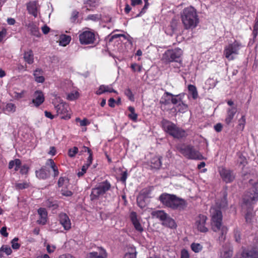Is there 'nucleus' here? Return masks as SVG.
<instances>
[{
    "instance_id": "43",
    "label": "nucleus",
    "mask_w": 258,
    "mask_h": 258,
    "mask_svg": "<svg viewBox=\"0 0 258 258\" xmlns=\"http://www.w3.org/2000/svg\"><path fill=\"white\" fill-rule=\"evenodd\" d=\"M171 102L173 104H180V102H182L180 97L179 96V95H176L174 97H172V99L171 100Z\"/></svg>"
},
{
    "instance_id": "51",
    "label": "nucleus",
    "mask_w": 258,
    "mask_h": 258,
    "mask_svg": "<svg viewBox=\"0 0 258 258\" xmlns=\"http://www.w3.org/2000/svg\"><path fill=\"white\" fill-rule=\"evenodd\" d=\"M0 233L4 237H8V233L7 232V227L6 226L3 227L0 230Z\"/></svg>"
},
{
    "instance_id": "40",
    "label": "nucleus",
    "mask_w": 258,
    "mask_h": 258,
    "mask_svg": "<svg viewBox=\"0 0 258 258\" xmlns=\"http://www.w3.org/2000/svg\"><path fill=\"white\" fill-rule=\"evenodd\" d=\"M78 148L76 147H74L73 148L70 149L69 150V152H68L69 156L71 157H73L76 155V154L78 153Z\"/></svg>"
},
{
    "instance_id": "3",
    "label": "nucleus",
    "mask_w": 258,
    "mask_h": 258,
    "mask_svg": "<svg viewBox=\"0 0 258 258\" xmlns=\"http://www.w3.org/2000/svg\"><path fill=\"white\" fill-rule=\"evenodd\" d=\"M161 124L165 132L175 138L180 139L185 136V132L183 130L167 119H163Z\"/></svg>"
},
{
    "instance_id": "8",
    "label": "nucleus",
    "mask_w": 258,
    "mask_h": 258,
    "mask_svg": "<svg viewBox=\"0 0 258 258\" xmlns=\"http://www.w3.org/2000/svg\"><path fill=\"white\" fill-rule=\"evenodd\" d=\"M258 200V183L254 184L248 189L245 197L243 198V202L246 205L251 203L253 201Z\"/></svg>"
},
{
    "instance_id": "32",
    "label": "nucleus",
    "mask_w": 258,
    "mask_h": 258,
    "mask_svg": "<svg viewBox=\"0 0 258 258\" xmlns=\"http://www.w3.org/2000/svg\"><path fill=\"white\" fill-rule=\"evenodd\" d=\"M128 109L131 112V113L128 115V117L133 121H136L137 119L138 115L135 112L134 107L132 106H129Z\"/></svg>"
},
{
    "instance_id": "57",
    "label": "nucleus",
    "mask_w": 258,
    "mask_h": 258,
    "mask_svg": "<svg viewBox=\"0 0 258 258\" xmlns=\"http://www.w3.org/2000/svg\"><path fill=\"white\" fill-rule=\"evenodd\" d=\"M99 90H101V92H99V91H97L96 94L98 95H100L103 93L106 92L105 90V85H101L99 87Z\"/></svg>"
},
{
    "instance_id": "34",
    "label": "nucleus",
    "mask_w": 258,
    "mask_h": 258,
    "mask_svg": "<svg viewBox=\"0 0 258 258\" xmlns=\"http://www.w3.org/2000/svg\"><path fill=\"white\" fill-rule=\"evenodd\" d=\"M19 238L15 237L11 241L12 247L14 249H18L20 248L21 245L17 242Z\"/></svg>"
},
{
    "instance_id": "12",
    "label": "nucleus",
    "mask_w": 258,
    "mask_h": 258,
    "mask_svg": "<svg viewBox=\"0 0 258 258\" xmlns=\"http://www.w3.org/2000/svg\"><path fill=\"white\" fill-rule=\"evenodd\" d=\"M180 153L187 158L194 159V152L192 147L190 145H181L179 148Z\"/></svg>"
},
{
    "instance_id": "59",
    "label": "nucleus",
    "mask_w": 258,
    "mask_h": 258,
    "mask_svg": "<svg viewBox=\"0 0 258 258\" xmlns=\"http://www.w3.org/2000/svg\"><path fill=\"white\" fill-rule=\"evenodd\" d=\"M188 89L190 94V97L194 98V85H189L188 87Z\"/></svg>"
},
{
    "instance_id": "7",
    "label": "nucleus",
    "mask_w": 258,
    "mask_h": 258,
    "mask_svg": "<svg viewBox=\"0 0 258 258\" xmlns=\"http://www.w3.org/2000/svg\"><path fill=\"white\" fill-rule=\"evenodd\" d=\"M110 184L107 181L101 183L97 187L92 189L91 197L92 200L97 199L99 196L102 195L110 188Z\"/></svg>"
},
{
    "instance_id": "53",
    "label": "nucleus",
    "mask_w": 258,
    "mask_h": 258,
    "mask_svg": "<svg viewBox=\"0 0 258 258\" xmlns=\"http://www.w3.org/2000/svg\"><path fill=\"white\" fill-rule=\"evenodd\" d=\"M257 30H258V19L256 20L255 25L254 26V29L253 31V34L254 37H256L257 35Z\"/></svg>"
},
{
    "instance_id": "60",
    "label": "nucleus",
    "mask_w": 258,
    "mask_h": 258,
    "mask_svg": "<svg viewBox=\"0 0 258 258\" xmlns=\"http://www.w3.org/2000/svg\"><path fill=\"white\" fill-rule=\"evenodd\" d=\"M6 30L5 29H3L1 31H0V42L2 41L3 38L6 35Z\"/></svg>"
},
{
    "instance_id": "9",
    "label": "nucleus",
    "mask_w": 258,
    "mask_h": 258,
    "mask_svg": "<svg viewBox=\"0 0 258 258\" xmlns=\"http://www.w3.org/2000/svg\"><path fill=\"white\" fill-rule=\"evenodd\" d=\"M95 39V35L91 31H86L79 35V40L82 44H93Z\"/></svg>"
},
{
    "instance_id": "29",
    "label": "nucleus",
    "mask_w": 258,
    "mask_h": 258,
    "mask_svg": "<svg viewBox=\"0 0 258 258\" xmlns=\"http://www.w3.org/2000/svg\"><path fill=\"white\" fill-rule=\"evenodd\" d=\"M25 60L29 64H32L33 62V53L31 50L25 52L24 55Z\"/></svg>"
},
{
    "instance_id": "31",
    "label": "nucleus",
    "mask_w": 258,
    "mask_h": 258,
    "mask_svg": "<svg viewBox=\"0 0 258 258\" xmlns=\"http://www.w3.org/2000/svg\"><path fill=\"white\" fill-rule=\"evenodd\" d=\"M106 256V254L105 251H104L103 253L102 254H98L97 252H93L89 253L87 258H105Z\"/></svg>"
},
{
    "instance_id": "64",
    "label": "nucleus",
    "mask_w": 258,
    "mask_h": 258,
    "mask_svg": "<svg viewBox=\"0 0 258 258\" xmlns=\"http://www.w3.org/2000/svg\"><path fill=\"white\" fill-rule=\"evenodd\" d=\"M42 31L44 34H46L49 32L50 28L47 26L45 25L42 27Z\"/></svg>"
},
{
    "instance_id": "41",
    "label": "nucleus",
    "mask_w": 258,
    "mask_h": 258,
    "mask_svg": "<svg viewBox=\"0 0 258 258\" xmlns=\"http://www.w3.org/2000/svg\"><path fill=\"white\" fill-rule=\"evenodd\" d=\"M124 94L130 100L134 101V96L130 89L127 88L125 89L124 91Z\"/></svg>"
},
{
    "instance_id": "38",
    "label": "nucleus",
    "mask_w": 258,
    "mask_h": 258,
    "mask_svg": "<svg viewBox=\"0 0 258 258\" xmlns=\"http://www.w3.org/2000/svg\"><path fill=\"white\" fill-rule=\"evenodd\" d=\"M16 106L13 103H8L6 105L5 110L8 112H14L15 111Z\"/></svg>"
},
{
    "instance_id": "33",
    "label": "nucleus",
    "mask_w": 258,
    "mask_h": 258,
    "mask_svg": "<svg viewBox=\"0 0 258 258\" xmlns=\"http://www.w3.org/2000/svg\"><path fill=\"white\" fill-rule=\"evenodd\" d=\"M137 202L138 206L141 208H143L146 206L145 199L142 196L138 197L137 199Z\"/></svg>"
},
{
    "instance_id": "55",
    "label": "nucleus",
    "mask_w": 258,
    "mask_h": 258,
    "mask_svg": "<svg viewBox=\"0 0 258 258\" xmlns=\"http://www.w3.org/2000/svg\"><path fill=\"white\" fill-rule=\"evenodd\" d=\"M202 246L199 243H195V252H199L202 249Z\"/></svg>"
},
{
    "instance_id": "17",
    "label": "nucleus",
    "mask_w": 258,
    "mask_h": 258,
    "mask_svg": "<svg viewBox=\"0 0 258 258\" xmlns=\"http://www.w3.org/2000/svg\"><path fill=\"white\" fill-rule=\"evenodd\" d=\"M130 218L135 229L139 232H142L143 228L137 219V213L135 212H131Z\"/></svg>"
},
{
    "instance_id": "10",
    "label": "nucleus",
    "mask_w": 258,
    "mask_h": 258,
    "mask_svg": "<svg viewBox=\"0 0 258 258\" xmlns=\"http://www.w3.org/2000/svg\"><path fill=\"white\" fill-rule=\"evenodd\" d=\"M220 174L222 179L226 183L231 182L235 178L233 172L226 168H222L220 171Z\"/></svg>"
},
{
    "instance_id": "47",
    "label": "nucleus",
    "mask_w": 258,
    "mask_h": 258,
    "mask_svg": "<svg viewBox=\"0 0 258 258\" xmlns=\"http://www.w3.org/2000/svg\"><path fill=\"white\" fill-rule=\"evenodd\" d=\"M238 121H239L238 125L243 129L244 128V124L245 123V115H242L241 116V117L239 119Z\"/></svg>"
},
{
    "instance_id": "63",
    "label": "nucleus",
    "mask_w": 258,
    "mask_h": 258,
    "mask_svg": "<svg viewBox=\"0 0 258 258\" xmlns=\"http://www.w3.org/2000/svg\"><path fill=\"white\" fill-rule=\"evenodd\" d=\"M46 165H49L51 168L56 165L53 160L51 159H49L47 160V162L46 163Z\"/></svg>"
},
{
    "instance_id": "35",
    "label": "nucleus",
    "mask_w": 258,
    "mask_h": 258,
    "mask_svg": "<svg viewBox=\"0 0 258 258\" xmlns=\"http://www.w3.org/2000/svg\"><path fill=\"white\" fill-rule=\"evenodd\" d=\"M0 251H3L7 255H10L12 252L11 247L8 245H3L0 248Z\"/></svg>"
},
{
    "instance_id": "37",
    "label": "nucleus",
    "mask_w": 258,
    "mask_h": 258,
    "mask_svg": "<svg viewBox=\"0 0 258 258\" xmlns=\"http://www.w3.org/2000/svg\"><path fill=\"white\" fill-rule=\"evenodd\" d=\"M15 186L18 189H23L28 188L29 186V184L27 182H23L16 183Z\"/></svg>"
},
{
    "instance_id": "61",
    "label": "nucleus",
    "mask_w": 258,
    "mask_h": 258,
    "mask_svg": "<svg viewBox=\"0 0 258 258\" xmlns=\"http://www.w3.org/2000/svg\"><path fill=\"white\" fill-rule=\"evenodd\" d=\"M28 169H29V168L27 166H23L22 167V168L20 170V172L22 174H26V173H27V172L28 171Z\"/></svg>"
},
{
    "instance_id": "14",
    "label": "nucleus",
    "mask_w": 258,
    "mask_h": 258,
    "mask_svg": "<svg viewBox=\"0 0 258 258\" xmlns=\"http://www.w3.org/2000/svg\"><path fill=\"white\" fill-rule=\"evenodd\" d=\"M26 27L31 35L37 37L40 36L41 34L39 31V28L35 23L30 22L26 25Z\"/></svg>"
},
{
    "instance_id": "44",
    "label": "nucleus",
    "mask_w": 258,
    "mask_h": 258,
    "mask_svg": "<svg viewBox=\"0 0 258 258\" xmlns=\"http://www.w3.org/2000/svg\"><path fill=\"white\" fill-rule=\"evenodd\" d=\"M234 236L235 241L239 243L240 242L241 236L240 233L237 229H235L234 231Z\"/></svg>"
},
{
    "instance_id": "28",
    "label": "nucleus",
    "mask_w": 258,
    "mask_h": 258,
    "mask_svg": "<svg viewBox=\"0 0 258 258\" xmlns=\"http://www.w3.org/2000/svg\"><path fill=\"white\" fill-rule=\"evenodd\" d=\"M71 40V36L67 35H61L59 37V44L65 46L70 42Z\"/></svg>"
},
{
    "instance_id": "36",
    "label": "nucleus",
    "mask_w": 258,
    "mask_h": 258,
    "mask_svg": "<svg viewBox=\"0 0 258 258\" xmlns=\"http://www.w3.org/2000/svg\"><path fill=\"white\" fill-rule=\"evenodd\" d=\"M136 251L135 249H132L131 251L126 253L124 256V258H136Z\"/></svg>"
},
{
    "instance_id": "24",
    "label": "nucleus",
    "mask_w": 258,
    "mask_h": 258,
    "mask_svg": "<svg viewBox=\"0 0 258 258\" xmlns=\"http://www.w3.org/2000/svg\"><path fill=\"white\" fill-rule=\"evenodd\" d=\"M225 245L228 248L224 250L223 254L221 255V257L222 258H231L233 255V248L229 243H226Z\"/></svg>"
},
{
    "instance_id": "45",
    "label": "nucleus",
    "mask_w": 258,
    "mask_h": 258,
    "mask_svg": "<svg viewBox=\"0 0 258 258\" xmlns=\"http://www.w3.org/2000/svg\"><path fill=\"white\" fill-rule=\"evenodd\" d=\"M79 96V93L78 92H76L75 93H71L69 94L67 97V98L70 100H73L77 98Z\"/></svg>"
},
{
    "instance_id": "56",
    "label": "nucleus",
    "mask_w": 258,
    "mask_h": 258,
    "mask_svg": "<svg viewBox=\"0 0 258 258\" xmlns=\"http://www.w3.org/2000/svg\"><path fill=\"white\" fill-rule=\"evenodd\" d=\"M214 129L217 132H220L222 131V125L220 123H217L214 125Z\"/></svg>"
},
{
    "instance_id": "25",
    "label": "nucleus",
    "mask_w": 258,
    "mask_h": 258,
    "mask_svg": "<svg viewBox=\"0 0 258 258\" xmlns=\"http://www.w3.org/2000/svg\"><path fill=\"white\" fill-rule=\"evenodd\" d=\"M161 159L162 157H155L151 160V166L152 168L156 169H159L161 166Z\"/></svg>"
},
{
    "instance_id": "48",
    "label": "nucleus",
    "mask_w": 258,
    "mask_h": 258,
    "mask_svg": "<svg viewBox=\"0 0 258 258\" xmlns=\"http://www.w3.org/2000/svg\"><path fill=\"white\" fill-rule=\"evenodd\" d=\"M206 165L205 162H201L200 164H198V169L200 170L202 168H203L201 170V172L204 173L207 171L206 168H204Z\"/></svg>"
},
{
    "instance_id": "46",
    "label": "nucleus",
    "mask_w": 258,
    "mask_h": 258,
    "mask_svg": "<svg viewBox=\"0 0 258 258\" xmlns=\"http://www.w3.org/2000/svg\"><path fill=\"white\" fill-rule=\"evenodd\" d=\"M84 148L85 149V151H87L88 153L89 154V156L88 158L87 162H90V163H92V161L93 159L92 151L91 149L88 147H84Z\"/></svg>"
},
{
    "instance_id": "58",
    "label": "nucleus",
    "mask_w": 258,
    "mask_h": 258,
    "mask_svg": "<svg viewBox=\"0 0 258 258\" xmlns=\"http://www.w3.org/2000/svg\"><path fill=\"white\" fill-rule=\"evenodd\" d=\"M204 159V157L198 152L195 151V160H201Z\"/></svg>"
},
{
    "instance_id": "2",
    "label": "nucleus",
    "mask_w": 258,
    "mask_h": 258,
    "mask_svg": "<svg viewBox=\"0 0 258 258\" xmlns=\"http://www.w3.org/2000/svg\"><path fill=\"white\" fill-rule=\"evenodd\" d=\"M161 202L166 207L172 209H183L186 207V202L174 195L163 194L159 197Z\"/></svg>"
},
{
    "instance_id": "26",
    "label": "nucleus",
    "mask_w": 258,
    "mask_h": 258,
    "mask_svg": "<svg viewBox=\"0 0 258 258\" xmlns=\"http://www.w3.org/2000/svg\"><path fill=\"white\" fill-rule=\"evenodd\" d=\"M27 10L30 14L36 17L37 15L36 5L35 2H30L27 5Z\"/></svg>"
},
{
    "instance_id": "1",
    "label": "nucleus",
    "mask_w": 258,
    "mask_h": 258,
    "mask_svg": "<svg viewBox=\"0 0 258 258\" xmlns=\"http://www.w3.org/2000/svg\"><path fill=\"white\" fill-rule=\"evenodd\" d=\"M223 198L221 202L217 201L215 205L213 206L210 210L213 230L215 232L220 230L221 231L220 235L219 237L220 244H222L225 240L226 234L227 232V228L222 225L223 216L221 209L227 206V194L225 191L223 192Z\"/></svg>"
},
{
    "instance_id": "15",
    "label": "nucleus",
    "mask_w": 258,
    "mask_h": 258,
    "mask_svg": "<svg viewBox=\"0 0 258 258\" xmlns=\"http://www.w3.org/2000/svg\"><path fill=\"white\" fill-rule=\"evenodd\" d=\"M241 255L244 258H258V248H253L250 250H243Z\"/></svg>"
},
{
    "instance_id": "27",
    "label": "nucleus",
    "mask_w": 258,
    "mask_h": 258,
    "mask_svg": "<svg viewBox=\"0 0 258 258\" xmlns=\"http://www.w3.org/2000/svg\"><path fill=\"white\" fill-rule=\"evenodd\" d=\"M162 224L170 228H175L176 226L174 220L168 216L166 217L165 219L162 222Z\"/></svg>"
},
{
    "instance_id": "11",
    "label": "nucleus",
    "mask_w": 258,
    "mask_h": 258,
    "mask_svg": "<svg viewBox=\"0 0 258 258\" xmlns=\"http://www.w3.org/2000/svg\"><path fill=\"white\" fill-rule=\"evenodd\" d=\"M60 224L64 230H69L71 228V223L69 216L66 213H60L58 216Z\"/></svg>"
},
{
    "instance_id": "21",
    "label": "nucleus",
    "mask_w": 258,
    "mask_h": 258,
    "mask_svg": "<svg viewBox=\"0 0 258 258\" xmlns=\"http://www.w3.org/2000/svg\"><path fill=\"white\" fill-rule=\"evenodd\" d=\"M236 108L234 107L228 109L227 111L226 117L225 119V122L227 124H229L231 122L235 114L236 113Z\"/></svg>"
},
{
    "instance_id": "5",
    "label": "nucleus",
    "mask_w": 258,
    "mask_h": 258,
    "mask_svg": "<svg viewBox=\"0 0 258 258\" xmlns=\"http://www.w3.org/2000/svg\"><path fill=\"white\" fill-rule=\"evenodd\" d=\"M181 18L184 28L192 29L194 26V8L190 7L184 9Z\"/></svg>"
},
{
    "instance_id": "20",
    "label": "nucleus",
    "mask_w": 258,
    "mask_h": 258,
    "mask_svg": "<svg viewBox=\"0 0 258 258\" xmlns=\"http://www.w3.org/2000/svg\"><path fill=\"white\" fill-rule=\"evenodd\" d=\"M43 75L44 72L41 69H37L34 71L33 76L35 81L37 83H42L44 82L45 78Z\"/></svg>"
},
{
    "instance_id": "62",
    "label": "nucleus",
    "mask_w": 258,
    "mask_h": 258,
    "mask_svg": "<svg viewBox=\"0 0 258 258\" xmlns=\"http://www.w3.org/2000/svg\"><path fill=\"white\" fill-rule=\"evenodd\" d=\"M127 176V171H125L123 172L121 175L120 180L122 182H124L126 179Z\"/></svg>"
},
{
    "instance_id": "6",
    "label": "nucleus",
    "mask_w": 258,
    "mask_h": 258,
    "mask_svg": "<svg viewBox=\"0 0 258 258\" xmlns=\"http://www.w3.org/2000/svg\"><path fill=\"white\" fill-rule=\"evenodd\" d=\"M182 51L180 48L168 50L163 55L162 60L167 63L172 61L180 62Z\"/></svg>"
},
{
    "instance_id": "49",
    "label": "nucleus",
    "mask_w": 258,
    "mask_h": 258,
    "mask_svg": "<svg viewBox=\"0 0 258 258\" xmlns=\"http://www.w3.org/2000/svg\"><path fill=\"white\" fill-rule=\"evenodd\" d=\"M87 169V166H86V165H83L81 169V171H79L78 173V176L79 177H80L82 176L86 172V170Z\"/></svg>"
},
{
    "instance_id": "18",
    "label": "nucleus",
    "mask_w": 258,
    "mask_h": 258,
    "mask_svg": "<svg viewBox=\"0 0 258 258\" xmlns=\"http://www.w3.org/2000/svg\"><path fill=\"white\" fill-rule=\"evenodd\" d=\"M38 213L40 219L37 220V223L40 224L44 225L46 222L47 212L45 209L40 208L38 210Z\"/></svg>"
},
{
    "instance_id": "30",
    "label": "nucleus",
    "mask_w": 258,
    "mask_h": 258,
    "mask_svg": "<svg viewBox=\"0 0 258 258\" xmlns=\"http://www.w3.org/2000/svg\"><path fill=\"white\" fill-rule=\"evenodd\" d=\"M152 215L154 217L159 218L160 220L162 221V222L168 216L167 214L164 212L163 211H157L154 212L152 213Z\"/></svg>"
},
{
    "instance_id": "16",
    "label": "nucleus",
    "mask_w": 258,
    "mask_h": 258,
    "mask_svg": "<svg viewBox=\"0 0 258 258\" xmlns=\"http://www.w3.org/2000/svg\"><path fill=\"white\" fill-rule=\"evenodd\" d=\"M34 96V98L32 100V103H34L36 106H39L44 102V97L41 91H35Z\"/></svg>"
},
{
    "instance_id": "50",
    "label": "nucleus",
    "mask_w": 258,
    "mask_h": 258,
    "mask_svg": "<svg viewBox=\"0 0 258 258\" xmlns=\"http://www.w3.org/2000/svg\"><path fill=\"white\" fill-rule=\"evenodd\" d=\"M79 15V12L77 11L76 10H74L73 11L72 13V17H71V20L72 22H75L76 19L78 17Z\"/></svg>"
},
{
    "instance_id": "23",
    "label": "nucleus",
    "mask_w": 258,
    "mask_h": 258,
    "mask_svg": "<svg viewBox=\"0 0 258 258\" xmlns=\"http://www.w3.org/2000/svg\"><path fill=\"white\" fill-rule=\"evenodd\" d=\"M56 108L57 109V115H60V118L61 119H67L70 118V116L68 114L66 115H62L67 111L64 105H58Z\"/></svg>"
},
{
    "instance_id": "42",
    "label": "nucleus",
    "mask_w": 258,
    "mask_h": 258,
    "mask_svg": "<svg viewBox=\"0 0 258 258\" xmlns=\"http://www.w3.org/2000/svg\"><path fill=\"white\" fill-rule=\"evenodd\" d=\"M97 0H84V4L89 5L90 7H95L97 5Z\"/></svg>"
},
{
    "instance_id": "22",
    "label": "nucleus",
    "mask_w": 258,
    "mask_h": 258,
    "mask_svg": "<svg viewBox=\"0 0 258 258\" xmlns=\"http://www.w3.org/2000/svg\"><path fill=\"white\" fill-rule=\"evenodd\" d=\"M36 175L40 179H46L49 176V171L46 169L45 166H43L39 170L36 171Z\"/></svg>"
},
{
    "instance_id": "54",
    "label": "nucleus",
    "mask_w": 258,
    "mask_h": 258,
    "mask_svg": "<svg viewBox=\"0 0 258 258\" xmlns=\"http://www.w3.org/2000/svg\"><path fill=\"white\" fill-rule=\"evenodd\" d=\"M181 258H189V254L187 250L182 249L181 251Z\"/></svg>"
},
{
    "instance_id": "4",
    "label": "nucleus",
    "mask_w": 258,
    "mask_h": 258,
    "mask_svg": "<svg viewBox=\"0 0 258 258\" xmlns=\"http://www.w3.org/2000/svg\"><path fill=\"white\" fill-rule=\"evenodd\" d=\"M242 47V43L239 41L235 40L224 47L223 55L229 61L233 60L239 54V50Z\"/></svg>"
},
{
    "instance_id": "39",
    "label": "nucleus",
    "mask_w": 258,
    "mask_h": 258,
    "mask_svg": "<svg viewBox=\"0 0 258 258\" xmlns=\"http://www.w3.org/2000/svg\"><path fill=\"white\" fill-rule=\"evenodd\" d=\"M69 179L68 178L60 177H59L57 184L59 187L62 186L63 185L66 184V183H68Z\"/></svg>"
},
{
    "instance_id": "13",
    "label": "nucleus",
    "mask_w": 258,
    "mask_h": 258,
    "mask_svg": "<svg viewBox=\"0 0 258 258\" xmlns=\"http://www.w3.org/2000/svg\"><path fill=\"white\" fill-rule=\"evenodd\" d=\"M207 220V217L205 215H200L196 220L197 229L202 232H206L208 228L205 226Z\"/></svg>"
},
{
    "instance_id": "19",
    "label": "nucleus",
    "mask_w": 258,
    "mask_h": 258,
    "mask_svg": "<svg viewBox=\"0 0 258 258\" xmlns=\"http://www.w3.org/2000/svg\"><path fill=\"white\" fill-rule=\"evenodd\" d=\"M178 25V20L176 17L173 18L170 22L169 28L167 30V34L170 35H172V34L177 30Z\"/></svg>"
},
{
    "instance_id": "52",
    "label": "nucleus",
    "mask_w": 258,
    "mask_h": 258,
    "mask_svg": "<svg viewBox=\"0 0 258 258\" xmlns=\"http://www.w3.org/2000/svg\"><path fill=\"white\" fill-rule=\"evenodd\" d=\"M131 68L134 71H138L140 72L141 71V67L136 63L132 64Z\"/></svg>"
}]
</instances>
